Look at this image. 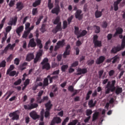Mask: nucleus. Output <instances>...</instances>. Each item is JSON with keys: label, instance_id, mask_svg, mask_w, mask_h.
Returning <instances> with one entry per match:
<instances>
[{"label": "nucleus", "instance_id": "1", "mask_svg": "<svg viewBox=\"0 0 125 125\" xmlns=\"http://www.w3.org/2000/svg\"><path fill=\"white\" fill-rule=\"evenodd\" d=\"M116 81L112 80L111 82L109 81L105 87V94H108L110 92H113L115 91V93L119 95L123 91V88L117 87L116 88L115 86L116 84Z\"/></svg>", "mask_w": 125, "mask_h": 125}, {"label": "nucleus", "instance_id": "2", "mask_svg": "<svg viewBox=\"0 0 125 125\" xmlns=\"http://www.w3.org/2000/svg\"><path fill=\"white\" fill-rule=\"evenodd\" d=\"M74 33L77 36V38L79 39L80 38L83 37L85 36L87 32L85 30H83L81 32L79 31V28L78 27L75 26L74 27Z\"/></svg>", "mask_w": 125, "mask_h": 125}, {"label": "nucleus", "instance_id": "3", "mask_svg": "<svg viewBox=\"0 0 125 125\" xmlns=\"http://www.w3.org/2000/svg\"><path fill=\"white\" fill-rule=\"evenodd\" d=\"M16 45V43H14L12 45L11 44H8L4 50L0 51V55H3L4 54H7L9 49L13 50Z\"/></svg>", "mask_w": 125, "mask_h": 125}, {"label": "nucleus", "instance_id": "4", "mask_svg": "<svg viewBox=\"0 0 125 125\" xmlns=\"http://www.w3.org/2000/svg\"><path fill=\"white\" fill-rule=\"evenodd\" d=\"M9 117H12V120H19L20 119V115L17 113V111H15L9 114Z\"/></svg>", "mask_w": 125, "mask_h": 125}, {"label": "nucleus", "instance_id": "5", "mask_svg": "<svg viewBox=\"0 0 125 125\" xmlns=\"http://www.w3.org/2000/svg\"><path fill=\"white\" fill-rule=\"evenodd\" d=\"M39 106L38 104L35 103V104H31L30 105H24V108L26 110H31L34 108L37 107Z\"/></svg>", "mask_w": 125, "mask_h": 125}, {"label": "nucleus", "instance_id": "6", "mask_svg": "<svg viewBox=\"0 0 125 125\" xmlns=\"http://www.w3.org/2000/svg\"><path fill=\"white\" fill-rule=\"evenodd\" d=\"M62 23L60 22L58 23V24H57V26L55 27V28L53 29L52 32L54 33H57V32L59 31H62Z\"/></svg>", "mask_w": 125, "mask_h": 125}, {"label": "nucleus", "instance_id": "7", "mask_svg": "<svg viewBox=\"0 0 125 125\" xmlns=\"http://www.w3.org/2000/svg\"><path fill=\"white\" fill-rule=\"evenodd\" d=\"M69 49H71V46H70L69 44H67L65 48V50L63 54V58H66L67 56L70 55V51Z\"/></svg>", "mask_w": 125, "mask_h": 125}, {"label": "nucleus", "instance_id": "8", "mask_svg": "<svg viewBox=\"0 0 125 125\" xmlns=\"http://www.w3.org/2000/svg\"><path fill=\"white\" fill-rule=\"evenodd\" d=\"M30 116L34 120H36L40 118V116L38 115L37 113L35 111L31 112L29 114Z\"/></svg>", "mask_w": 125, "mask_h": 125}, {"label": "nucleus", "instance_id": "9", "mask_svg": "<svg viewBox=\"0 0 125 125\" xmlns=\"http://www.w3.org/2000/svg\"><path fill=\"white\" fill-rule=\"evenodd\" d=\"M51 13L53 14H56V15L58 16L60 13V7H57L56 6L55 8L52 9Z\"/></svg>", "mask_w": 125, "mask_h": 125}, {"label": "nucleus", "instance_id": "10", "mask_svg": "<svg viewBox=\"0 0 125 125\" xmlns=\"http://www.w3.org/2000/svg\"><path fill=\"white\" fill-rule=\"evenodd\" d=\"M37 46V43L35 42V39L34 38L31 39L29 42L28 44V48L31 47H35Z\"/></svg>", "mask_w": 125, "mask_h": 125}, {"label": "nucleus", "instance_id": "11", "mask_svg": "<svg viewBox=\"0 0 125 125\" xmlns=\"http://www.w3.org/2000/svg\"><path fill=\"white\" fill-rule=\"evenodd\" d=\"M24 7V4L22 2H18L16 4V9H18V12L22 10Z\"/></svg>", "mask_w": 125, "mask_h": 125}, {"label": "nucleus", "instance_id": "12", "mask_svg": "<svg viewBox=\"0 0 125 125\" xmlns=\"http://www.w3.org/2000/svg\"><path fill=\"white\" fill-rule=\"evenodd\" d=\"M105 59V57L104 56H100L99 58H98L96 61V63L97 64H100L104 62Z\"/></svg>", "mask_w": 125, "mask_h": 125}, {"label": "nucleus", "instance_id": "13", "mask_svg": "<svg viewBox=\"0 0 125 125\" xmlns=\"http://www.w3.org/2000/svg\"><path fill=\"white\" fill-rule=\"evenodd\" d=\"M82 13L81 10L78 9L77 10L76 12L75 13V18L76 19H78L79 21H80L82 19V15H81Z\"/></svg>", "mask_w": 125, "mask_h": 125}, {"label": "nucleus", "instance_id": "14", "mask_svg": "<svg viewBox=\"0 0 125 125\" xmlns=\"http://www.w3.org/2000/svg\"><path fill=\"white\" fill-rule=\"evenodd\" d=\"M35 58V56L34 53H28L26 58V61L27 62H30L31 60H33Z\"/></svg>", "mask_w": 125, "mask_h": 125}, {"label": "nucleus", "instance_id": "15", "mask_svg": "<svg viewBox=\"0 0 125 125\" xmlns=\"http://www.w3.org/2000/svg\"><path fill=\"white\" fill-rule=\"evenodd\" d=\"M123 32V30L122 28L121 27H118L116 29V32L115 33V34L113 35V37H116L118 35H121L122 34Z\"/></svg>", "mask_w": 125, "mask_h": 125}, {"label": "nucleus", "instance_id": "16", "mask_svg": "<svg viewBox=\"0 0 125 125\" xmlns=\"http://www.w3.org/2000/svg\"><path fill=\"white\" fill-rule=\"evenodd\" d=\"M51 123H52L54 125H55L56 123L60 124L61 123V118L58 117H54Z\"/></svg>", "mask_w": 125, "mask_h": 125}, {"label": "nucleus", "instance_id": "17", "mask_svg": "<svg viewBox=\"0 0 125 125\" xmlns=\"http://www.w3.org/2000/svg\"><path fill=\"white\" fill-rule=\"evenodd\" d=\"M122 49V47H119V46H115L113 48H112V50H111V52L112 53H117L118 52L121 51Z\"/></svg>", "mask_w": 125, "mask_h": 125}, {"label": "nucleus", "instance_id": "18", "mask_svg": "<svg viewBox=\"0 0 125 125\" xmlns=\"http://www.w3.org/2000/svg\"><path fill=\"white\" fill-rule=\"evenodd\" d=\"M18 21V18L17 17H14V19H13L12 21H9V22L8 23V25H11L13 26H16V24H17V22Z\"/></svg>", "mask_w": 125, "mask_h": 125}, {"label": "nucleus", "instance_id": "19", "mask_svg": "<svg viewBox=\"0 0 125 125\" xmlns=\"http://www.w3.org/2000/svg\"><path fill=\"white\" fill-rule=\"evenodd\" d=\"M42 54L41 52H39L37 54L36 57L34 60V63H37L39 62V61L41 57L42 56Z\"/></svg>", "mask_w": 125, "mask_h": 125}, {"label": "nucleus", "instance_id": "20", "mask_svg": "<svg viewBox=\"0 0 125 125\" xmlns=\"http://www.w3.org/2000/svg\"><path fill=\"white\" fill-rule=\"evenodd\" d=\"M24 30V26L21 25L20 27H19L16 29V33L18 34V36H21V33Z\"/></svg>", "mask_w": 125, "mask_h": 125}, {"label": "nucleus", "instance_id": "21", "mask_svg": "<svg viewBox=\"0 0 125 125\" xmlns=\"http://www.w3.org/2000/svg\"><path fill=\"white\" fill-rule=\"evenodd\" d=\"M96 103V101H95L94 102L93 100L91 99L88 102V105L90 108H93L95 106Z\"/></svg>", "mask_w": 125, "mask_h": 125}, {"label": "nucleus", "instance_id": "22", "mask_svg": "<svg viewBox=\"0 0 125 125\" xmlns=\"http://www.w3.org/2000/svg\"><path fill=\"white\" fill-rule=\"evenodd\" d=\"M45 106L46 107V110L50 111L51 107H52V104H51V102L49 101L48 103L45 104Z\"/></svg>", "mask_w": 125, "mask_h": 125}, {"label": "nucleus", "instance_id": "23", "mask_svg": "<svg viewBox=\"0 0 125 125\" xmlns=\"http://www.w3.org/2000/svg\"><path fill=\"white\" fill-rule=\"evenodd\" d=\"M78 73L77 75H80L82 74H85V73H87V71L86 68H83V69L78 68Z\"/></svg>", "mask_w": 125, "mask_h": 125}, {"label": "nucleus", "instance_id": "24", "mask_svg": "<svg viewBox=\"0 0 125 125\" xmlns=\"http://www.w3.org/2000/svg\"><path fill=\"white\" fill-rule=\"evenodd\" d=\"M42 0H36L35 2L33 3L32 6L34 7H36L41 4Z\"/></svg>", "mask_w": 125, "mask_h": 125}, {"label": "nucleus", "instance_id": "25", "mask_svg": "<svg viewBox=\"0 0 125 125\" xmlns=\"http://www.w3.org/2000/svg\"><path fill=\"white\" fill-rule=\"evenodd\" d=\"M42 65V69H46L47 70L50 69V64H49V63H47Z\"/></svg>", "mask_w": 125, "mask_h": 125}, {"label": "nucleus", "instance_id": "26", "mask_svg": "<svg viewBox=\"0 0 125 125\" xmlns=\"http://www.w3.org/2000/svg\"><path fill=\"white\" fill-rule=\"evenodd\" d=\"M49 83H48V79L47 78H45L43 80V88H45L46 86H47Z\"/></svg>", "mask_w": 125, "mask_h": 125}, {"label": "nucleus", "instance_id": "27", "mask_svg": "<svg viewBox=\"0 0 125 125\" xmlns=\"http://www.w3.org/2000/svg\"><path fill=\"white\" fill-rule=\"evenodd\" d=\"M60 22H61V21H60V17L58 16L56 18L55 21H54L53 24L55 25H57Z\"/></svg>", "mask_w": 125, "mask_h": 125}, {"label": "nucleus", "instance_id": "28", "mask_svg": "<svg viewBox=\"0 0 125 125\" xmlns=\"http://www.w3.org/2000/svg\"><path fill=\"white\" fill-rule=\"evenodd\" d=\"M95 47H101L102 46L101 41H96L93 42Z\"/></svg>", "mask_w": 125, "mask_h": 125}, {"label": "nucleus", "instance_id": "29", "mask_svg": "<svg viewBox=\"0 0 125 125\" xmlns=\"http://www.w3.org/2000/svg\"><path fill=\"white\" fill-rule=\"evenodd\" d=\"M95 15L96 18H100L102 16V11L100 12V11H99L98 10H97L95 12Z\"/></svg>", "mask_w": 125, "mask_h": 125}, {"label": "nucleus", "instance_id": "30", "mask_svg": "<svg viewBox=\"0 0 125 125\" xmlns=\"http://www.w3.org/2000/svg\"><path fill=\"white\" fill-rule=\"evenodd\" d=\"M30 32L28 29L26 31H25L22 35V38L26 39L30 34Z\"/></svg>", "mask_w": 125, "mask_h": 125}, {"label": "nucleus", "instance_id": "31", "mask_svg": "<svg viewBox=\"0 0 125 125\" xmlns=\"http://www.w3.org/2000/svg\"><path fill=\"white\" fill-rule=\"evenodd\" d=\"M40 114H41V121H43L44 120V109H42L41 111V113H40Z\"/></svg>", "mask_w": 125, "mask_h": 125}, {"label": "nucleus", "instance_id": "32", "mask_svg": "<svg viewBox=\"0 0 125 125\" xmlns=\"http://www.w3.org/2000/svg\"><path fill=\"white\" fill-rule=\"evenodd\" d=\"M15 69V66L14 65H11L10 66L9 68L7 70L6 75H9L11 71Z\"/></svg>", "mask_w": 125, "mask_h": 125}, {"label": "nucleus", "instance_id": "33", "mask_svg": "<svg viewBox=\"0 0 125 125\" xmlns=\"http://www.w3.org/2000/svg\"><path fill=\"white\" fill-rule=\"evenodd\" d=\"M64 42L65 41L64 40H62V41H60L57 43V44L60 47H63V46H64Z\"/></svg>", "mask_w": 125, "mask_h": 125}, {"label": "nucleus", "instance_id": "34", "mask_svg": "<svg viewBox=\"0 0 125 125\" xmlns=\"http://www.w3.org/2000/svg\"><path fill=\"white\" fill-rule=\"evenodd\" d=\"M44 114L45 118H48L50 116V110H45V111L44 112Z\"/></svg>", "mask_w": 125, "mask_h": 125}, {"label": "nucleus", "instance_id": "35", "mask_svg": "<svg viewBox=\"0 0 125 125\" xmlns=\"http://www.w3.org/2000/svg\"><path fill=\"white\" fill-rule=\"evenodd\" d=\"M45 24H42V27L40 29V30L41 31L42 33H43L46 31V29H45Z\"/></svg>", "mask_w": 125, "mask_h": 125}, {"label": "nucleus", "instance_id": "36", "mask_svg": "<svg viewBox=\"0 0 125 125\" xmlns=\"http://www.w3.org/2000/svg\"><path fill=\"white\" fill-rule=\"evenodd\" d=\"M99 116V113L98 112H95L93 115V118H92V121H95L96 119H98Z\"/></svg>", "mask_w": 125, "mask_h": 125}, {"label": "nucleus", "instance_id": "37", "mask_svg": "<svg viewBox=\"0 0 125 125\" xmlns=\"http://www.w3.org/2000/svg\"><path fill=\"white\" fill-rule=\"evenodd\" d=\"M68 65H67V64L63 65L61 67V70L62 71V72H66V70H67V69H68Z\"/></svg>", "mask_w": 125, "mask_h": 125}, {"label": "nucleus", "instance_id": "38", "mask_svg": "<svg viewBox=\"0 0 125 125\" xmlns=\"http://www.w3.org/2000/svg\"><path fill=\"white\" fill-rule=\"evenodd\" d=\"M43 18L44 17L43 16H40L36 22V25H39L41 23V22L42 20L43 19Z\"/></svg>", "mask_w": 125, "mask_h": 125}, {"label": "nucleus", "instance_id": "39", "mask_svg": "<svg viewBox=\"0 0 125 125\" xmlns=\"http://www.w3.org/2000/svg\"><path fill=\"white\" fill-rule=\"evenodd\" d=\"M121 48L124 49L125 47V36H124L121 43Z\"/></svg>", "mask_w": 125, "mask_h": 125}, {"label": "nucleus", "instance_id": "40", "mask_svg": "<svg viewBox=\"0 0 125 125\" xmlns=\"http://www.w3.org/2000/svg\"><path fill=\"white\" fill-rule=\"evenodd\" d=\"M67 27H68V22L66 21H63L62 22V28L63 29H65Z\"/></svg>", "mask_w": 125, "mask_h": 125}, {"label": "nucleus", "instance_id": "41", "mask_svg": "<svg viewBox=\"0 0 125 125\" xmlns=\"http://www.w3.org/2000/svg\"><path fill=\"white\" fill-rule=\"evenodd\" d=\"M119 59V58L117 57V56H116L112 58L113 61L112 62V63H115V62H118V60Z\"/></svg>", "mask_w": 125, "mask_h": 125}, {"label": "nucleus", "instance_id": "42", "mask_svg": "<svg viewBox=\"0 0 125 125\" xmlns=\"http://www.w3.org/2000/svg\"><path fill=\"white\" fill-rule=\"evenodd\" d=\"M6 65V62L5 60L2 61L0 63V67H5Z\"/></svg>", "mask_w": 125, "mask_h": 125}, {"label": "nucleus", "instance_id": "43", "mask_svg": "<svg viewBox=\"0 0 125 125\" xmlns=\"http://www.w3.org/2000/svg\"><path fill=\"white\" fill-rule=\"evenodd\" d=\"M12 29V27L10 26H8L7 27H6L5 28L6 34H8V33L11 31Z\"/></svg>", "mask_w": 125, "mask_h": 125}, {"label": "nucleus", "instance_id": "44", "mask_svg": "<svg viewBox=\"0 0 125 125\" xmlns=\"http://www.w3.org/2000/svg\"><path fill=\"white\" fill-rule=\"evenodd\" d=\"M21 82H22L21 79H19L18 80H17L14 83V85H20L21 84Z\"/></svg>", "mask_w": 125, "mask_h": 125}, {"label": "nucleus", "instance_id": "45", "mask_svg": "<svg viewBox=\"0 0 125 125\" xmlns=\"http://www.w3.org/2000/svg\"><path fill=\"white\" fill-rule=\"evenodd\" d=\"M15 3V0H11L8 5L10 7H12L14 6Z\"/></svg>", "mask_w": 125, "mask_h": 125}, {"label": "nucleus", "instance_id": "46", "mask_svg": "<svg viewBox=\"0 0 125 125\" xmlns=\"http://www.w3.org/2000/svg\"><path fill=\"white\" fill-rule=\"evenodd\" d=\"M78 122V121L77 120H74L72 122H70L67 125H76Z\"/></svg>", "mask_w": 125, "mask_h": 125}, {"label": "nucleus", "instance_id": "47", "mask_svg": "<svg viewBox=\"0 0 125 125\" xmlns=\"http://www.w3.org/2000/svg\"><path fill=\"white\" fill-rule=\"evenodd\" d=\"M92 113V111L91 109H87L86 110V115L87 116H90V115H91Z\"/></svg>", "mask_w": 125, "mask_h": 125}, {"label": "nucleus", "instance_id": "48", "mask_svg": "<svg viewBox=\"0 0 125 125\" xmlns=\"http://www.w3.org/2000/svg\"><path fill=\"white\" fill-rule=\"evenodd\" d=\"M94 27L96 28L95 30V32L96 34L99 33L100 32V27L98 26H95Z\"/></svg>", "mask_w": 125, "mask_h": 125}, {"label": "nucleus", "instance_id": "49", "mask_svg": "<svg viewBox=\"0 0 125 125\" xmlns=\"http://www.w3.org/2000/svg\"><path fill=\"white\" fill-rule=\"evenodd\" d=\"M48 63V59L45 58L43 60L42 62H41L42 65H44V64Z\"/></svg>", "mask_w": 125, "mask_h": 125}, {"label": "nucleus", "instance_id": "50", "mask_svg": "<svg viewBox=\"0 0 125 125\" xmlns=\"http://www.w3.org/2000/svg\"><path fill=\"white\" fill-rule=\"evenodd\" d=\"M11 77H14L16 75V71H11L8 74Z\"/></svg>", "mask_w": 125, "mask_h": 125}, {"label": "nucleus", "instance_id": "51", "mask_svg": "<svg viewBox=\"0 0 125 125\" xmlns=\"http://www.w3.org/2000/svg\"><path fill=\"white\" fill-rule=\"evenodd\" d=\"M38 8H33L32 10V15L33 16L36 15L37 13H38Z\"/></svg>", "mask_w": 125, "mask_h": 125}, {"label": "nucleus", "instance_id": "52", "mask_svg": "<svg viewBox=\"0 0 125 125\" xmlns=\"http://www.w3.org/2000/svg\"><path fill=\"white\" fill-rule=\"evenodd\" d=\"M74 18V16H71L67 19L68 24V25H70L71 24V22H72V20H73V19Z\"/></svg>", "mask_w": 125, "mask_h": 125}, {"label": "nucleus", "instance_id": "53", "mask_svg": "<svg viewBox=\"0 0 125 125\" xmlns=\"http://www.w3.org/2000/svg\"><path fill=\"white\" fill-rule=\"evenodd\" d=\"M118 3H116L115 2H114V11H117L119 8H118Z\"/></svg>", "mask_w": 125, "mask_h": 125}, {"label": "nucleus", "instance_id": "54", "mask_svg": "<svg viewBox=\"0 0 125 125\" xmlns=\"http://www.w3.org/2000/svg\"><path fill=\"white\" fill-rule=\"evenodd\" d=\"M68 90L71 92H73L75 91L74 86L73 85H69L68 87Z\"/></svg>", "mask_w": 125, "mask_h": 125}, {"label": "nucleus", "instance_id": "55", "mask_svg": "<svg viewBox=\"0 0 125 125\" xmlns=\"http://www.w3.org/2000/svg\"><path fill=\"white\" fill-rule=\"evenodd\" d=\"M20 63V60L19 58H16L14 60V64H16L17 65H19Z\"/></svg>", "mask_w": 125, "mask_h": 125}, {"label": "nucleus", "instance_id": "56", "mask_svg": "<svg viewBox=\"0 0 125 125\" xmlns=\"http://www.w3.org/2000/svg\"><path fill=\"white\" fill-rule=\"evenodd\" d=\"M7 33H5L4 34V37H3L2 39V41H1V43H3L4 42H5V41L6 40L7 38Z\"/></svg>", "mask_w": 125, "mask_h": 125}, {"label": "nucleus", "instance_id": "57", "mask_svg": "<svg viewBox=\"0 0 125 125\" xmlns=\"http://www.w3.org/2000/svg\"><path fill=\"white\" fill-rule=\"evenodd\" d=\"M37 102L39 104H42V97H37Z\"/></svg>", "mask_w": 125, "mask_h": 125}, {"label": "nucleus", "instance_id": "58", "mask_svg": "<svg viewBox=\"0 0 125 125\" xmlns=\"http://www.w3.org/2000/svg\"><path fill=\"white\" fill-rule=\"evenodd\" d=\"M47 7L49 10L52 9L53 8V3H48Z\"/></svg>", "mask_w": 125, "mask_h": 125}, {"label": "nucleus", "instance_id": "59", "mask_svg": "<svg viewBox=\"0 0 125 125\" xmlns=\"http://www.w3.org/2000/svg\"><path fill=\"white\" fill-rule=\"evenodd\" d=\"M79 64V62L78 61H76L74 62H73L72 64H71V67H75L78 66Z\"/></svg>", "mask_w": 125, "mask_h": 125}, {"label": "nucleus", "instance_id": "60", "mask_svg": "<svg viewBox=\"0 0 125 125\" xmlns=\"http://www.w3.org/2000/svg\"><path fill=\"white\" fill-rule=\"evenodd\" d=\"M114 74H115V71L113 70H110V71L108 72V74H109V76L110 77L112 76Z\"/></svg>", "mask_w": 125, "mask_h": 125}, {"label": "nucleus", "instance_id": "61", "mask_svg": "<svg viewBox=\"0 0 125 125\" xmlns=\"http://www.w3.org/2000/svg\"><path fill=\"white\" fill-rule=\"evenodd\" d=\"M30 81V80L29 79L26 80L25 82L23 84L27 86L28 84H29Z\"/></svg>", "mask_w": 125, "mask_h": 125}, {"label": "nucleus", "instance_id": "62", "mask_svg": "<svg viewBox=\"0 0 125 125\" xmlns=\"http://www.w3.org/2000/svg\"><path fill=\"white\" fill-rule=\"evenodd\" d=\"M112 37H113V35L112 34H108L107 36V40L108 41L111 40V39L112 38Z\"/></svg>", "mask_w": 125, "mask_h": 125}, {"label": "nucleus", "instance_id": "63", "mask_svg": "<svg viewBox=\"0 0 125 125\" xmlns=\"http://www.w3.org/2000/svg\"><path fill=\"white\" fill-rule=\"evenodd\" d=\"M107 26V23L106 21H104L102 25L103 28H106Z\"/></svg>", "mask_w": 125, "mask_h": 125}, {"label": "nucleus", "instance_id": "64", "mask_svg": "<svg viewBox=\"0 0 125 125\" xmlns=\"http://www.w3.org/2000/svg\"><path fill=\"white\" fill-rule=\"evenodd\" d=\"M94 62V60H91V61H88L87 62V64L88 65H91L92 64H93Z\"/></svg>", "mask_w": 125, "mask_h": 125}]
</instances>
